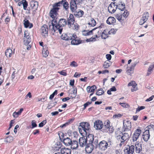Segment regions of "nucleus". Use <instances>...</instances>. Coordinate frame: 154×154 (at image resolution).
I'll return each mask as SVG.
<instances>
[{"label":"nucleus","mask_w":154,"mask_h":154,"mask_svg":"<svg viewBox=\"0 0 154 154\" xmlns=\"http://www.w3.org/2000/svg\"><path fill=\"white\" fill-rule=\"evenodd\" d=\"M58 19H53L52 21V25L50 26V28L52 26L53 30L54 32H59L60 34H61L62 30L63 27L65 26L67 23V22L65 19H60L58 23H57Z\"/></svg>","instance_id":"1"},{"label":"nucleus","mask_w":154,"mask_h":154,"mask_svg":"<svg viewBox=\"0 0 154 154\" xmlns=\"http://www.w3.org/2000/svg\"><path fill=\"white\" fill-rule=\"evenodd\" d=\"M60 2L55 3L53 5V8L51 9L50 11L49 15L53 19H58V12L60 9Z\"/></svg>","instance_id":"2"},{"label":"nucleus","mask_w":154,"mask_h":154,"mask_svg":"<svg viewBox=\"0 0 154 154\" xmlns=\"http://www.w3.org/2000/svg\"><path fill=\"white\" fill-rule=\"evenodd\" d=\"M94 140V135L92 134L88 135L86 137H82L79 139V143L80 146L82 147L84 146L87 142H91Z\"/></svg>","instance_id":"3"},{"label":"nucleus","mask_w":154,"mask_h":154,"mask_svg":"<svg viewBox=\"0 0 154 154\" xmlns=\"http://www.w3.org/2000/svg\"><path fill=\"white\" fill-rule=\"evenodd\" d=\"M90 125L88 122H82L80 123L79 127V130L81 134H87L88 131L90 129Z\"/></svg>","instance_id":"4"},{"label":"nucleus","mask_w":154,"mask_h":154,"mask_svg":"<svg viewBox=\"0 0 154 154\" xmlns=\"http://www.w3.org/2000/svg\"><path fill=\"white\" fill-rule=\"evenodd\" d=\"M92 141L91 142H88L85 146V150L89 154L94 149V145H97L98 141L97 138L95 137L94 138V140Z\"/></svg>","instance_id":"5"},{"label":"nucleus","mask_w":154,"mask_h":154,"mask_svg":"<svg viewBox=\"0 0 154 154\" xmlns=\"http://www.w3.org/2000/svg\"><path fill=\"white\" fill-rule=\"evenodd\" d=\"M30 5V8H29V11L32 10V14L33 16L35 14V12L37 10L38 6V3L37 2L32 0L29 3Z\"/></svg>","instance_id":"6"},{"label":"nucleus","mask_w":154,"mask_h":154,"mask_svg":"<svg viewBox=\"0 0 154 154\" xmlns=\"http://www.w3.org/2000/svg\"><path fill=\"white\" fill-rule=\"evenodd\" d=\"M23 39L24 43L26 45H29L31 42V38L27 31H25L24 32Z\"/></svg>","instance_id":"7"},{"label":"nucleus","mask_w":154,"mask_h":154,"mask_svg":"<svg viewBox=\"0 0 154 154\" xmlns=\"http://www.w3.org/2000/svg\"><path fill=\"white\" fill-rule=\"evenodd\" d=\"M137 63V62H135L131 64V65L130 67H127L126 72L128 75H131L133 73L134 68Z\"/></svg>","instance_id":"8"},{"label":"nucleus","mask_w":154,"mask_h":154,"mask_svg":"<svg viewBox=\"0 0 154 154\" xmlns=\"http://www.w3.org/2000/svg\"><path fill=\"white\" fill-rule=\"evenodd\" d=\"M116 3L115 2H112L109 5L108 7V11L109 12L111 13H114L116 10L117 9V6H116Z\"/></svg>","instance_id":"9"},{"label":"nucleus","mask_w":154,"mask_h":154,"mask_svg":"<svg viewBox=\"0 0 154 154\" xmlns=\"http://www.w3.org/2000/svg\"><path fill=\"white\" fill-rule=\"evenodd\" d=\"M141 130L139 129H137L135 131L132 137L133 141L134 142L137 141L141 133Z\"/></svg>","instance_id":"10"},{"label":"nucleus","mask_w":154,"mask_h":154,"mask_svg":"<svg viewBox=\"0 0 154 154\" xmlns=\"http://www.w3.org/2000/svg\"><path fill=\"white\" fill-rule=\"evenodd\" d=\"M109 144L105 140L101 141L99 144V147L100 149L102 150H105L108 147Z\"/></svg>","instance_id":"11"},{"label":"nucleus","mask_w":154,"mask_h":154,"mask_svg":"<svg viewBox=\"0 0 154 154\" xmlns=\"http://www.w3.org/2000/svg\"><path fill=\"white\" fill-rule=\"evenodd\" d=\"M80 2L78 3L75 0H72L70 2V8L72 12H75L77 9V5L79 4Z\"/></svg>","instance_id":"12"},{"label":"nucleus","mask_w":154,"mask_h":154,"mask_svg":"<svg viewBox=\"0 0 154 154\" xmlns=\"http://www.w3.org/2000/svg\"><path fill=\"white\" fill-rule=\"evenodd\" d=\"M71 37L72 38L70 40H72L71 42V44L73 45H78L81 43V42L79 40L76 39L77 36L76 35L72 34Z\"/></svg>","instance_id":"13"},{"label":"nucleus","mask_w":154,"mask_h":154,"mask_svg":"<svg viewBox=\"0 0 154 154\" xmlns=\"http://www.w3.org/2000/svg\"><path fill=\"white\" fill-rule=\"evenodd\" d=\"M94 127L96 129L100 130L103 127V122L99 120L96 121L94 122Z\"/></svg>","instance_id":"14"},{"label":"nucleus","mask_w":154,"mask_h":154,"mask_svg":"<svg viewBox=\"0 0 154 154\" xmlns=\"http://www.w3.org/2000/svg\"><path fill=\"white\" fill-rule=\"evenodd\" d=\"M75 21V19L73 15L70 14L67 18V25L68 27H71L74 23Z\"/></svg>","instance_id":"15"},{"label":"nucleus","mask_w":154,"mask_h":154,"mask_svg":"<svg viewBox=\"0 0 154 154\" xmlns=\"http://www.w3.org/2000/svg\"><path fill=\"white\" fill-rule=\"evenodd\" d=\"M131 128V122L129 121L123 122V128H124V131H129Z\"/></svg>","instance_id":"16"},{"label":"nucleus","mask_w":154,"mask_h":154,"mask_svg":"<svg viewBox=\"0 0 154 154\" xmlns=\"http://www.w3.org/2000/svg\"><path fill=\"white\" fill-rule=\"evenodd\" d=\"M134 150V146L133 145L129 146L124 149V152L126 154H133Z\"/></svg>","instance_id":"17"},{"label":"nucleus","mask_w":154,"mask_h":154,"mask_svg":"<svg viewBox=\"0 0 154 154\" xmlns=\"http://www.w3.org/2000/svg\"><path fill=\"white\" fill-rule=\"evenodd\" d=\"M128 86H132L131 88V91L132 92L135 91L138 89L137 85L134 81L129 82L128 84Z\"/></svg>","instance_id":"18"},{"label":"nucleus","mask_w":154,"mask_h":154,"mask_svg":"<svg viewBox=\"0 0 154 154\" xmlns=\"http://www.w3.org/2000/svg\"><path fill=\"white\" fill-rule=\"evenodd\" d=\"M143 138L144 141H147L150 137L149 130H146L143 134Z\"/></svg>","instance_id":"19"},{"label":"nucleus","mask_w":154,"mask_h":154,"mask_svg":"<svg viewBox=\"0 0 154 154\" xmlns=\"http://www.w3.org/2000/svg\"><path fill=\"white\" fill-rule=\"evenodd\" d=\"M41 33L42 35L45 36L48 33V29L46 25H43L41 28Z\"/></svg>","instance_id":"20"},{"label":"nucleus","mask_w":154,"mask_h":154,"mask_svg":"<svg viewBox=\"0 0 154 154\" xmlns=\"http://www.w3.org/2000/svg\"><path fill=\"white\" fill-rule=\"evenodd\" d=\"M72 34L69 33L67 35L66 34L63 33L61 36V38L65 40H70L72 38L71 37Z\"/></svg>","instance_id":"21"},{"label":"nucleus","mask_w":154,"mask_h":154,"mask_svg":"<svg viewBox=\"0 0 154 154\" xmlns=\"http://www.w3.org/2000/svg\"><path fill=\"white\" fill-rule=\"evenodd\" d=\"M23 25L26 28L29 27V28H31L33 26L32 24L31 23L30 24L29 20L26 18L25 19L23 20Z\"/></svg>","instance_id":"22"},{"label":"nucleus","mask_w":154,"mask_h":154,"mask_svg":"<svg viewBox=\"0 0 154 154\" xmlns=\"http://www.w3.org/2000/svg\"><path fill=\"white\" fill-rule=\"evenodd\" d=\"M97 28H94L90 31L84 30L82 31V35L84 36H88L93 34V32Z\"/></svg>","instance_id":"23"},{"label":"nucleus","mask_w":154,"mask_h":154,"mask_svg":"<svg viewBox=\"0 0 154 154\" xmlns=\"http://www.w3.org/2000/svg\"><path fill=\"white\" fill-rule=\"evenodd\" d=\"M71 142L72 140L69 137H66L63 139V143L66 146H70Z\"/></svg>","instance_id":"24"},{"label":"nucleus","mask_w":154,"mask_h":154,"mask_svg":"<svg viewBox=\"0 0 154 154\" xmlns=\"http://www.w3.org/2000/svg\"><path fill=\"white\" fill-rule=\"evenodd\" d=\"M5 55L8 58H10L13 55L12 50L10 49H7L5 51Z\"/></svg>","instance_id":"25"},{"label":"nucleus","mask_w":154,"mask_h":154,"mask_svg":"<svg viewBox=\"0 0 154 154\" xmlns=\"http://www.w3.org/2000/svg\"><path fill=\"white\" fill-rule=\"evenodd\" d=\"M60 152L63 154H71V150L69 148H63L60 149Z\"/></svg>","instance_id":"26"},{"label":"nucleus","mask_w":154,"mask_h":154,"mask_svg":"<svg viewBox=\"0 0 154 154\" xmlns=\"http://www.w3.org/2000/svg\"><path fill=\"white\" fill-rule=\"evenodd\" d=\"M116 19L113 17H109L107 19V23L109 25L113 24L116 22Z\"/></svg>","instance_id":"27"},{"label":"nucleus","mask_w":154,"mask_h":154,"mask_svg":"<svg viewBox=\"0 0 154 154\" xmlns=\"http://www.w3.org/2000/svg\"><path fill=\"white\" fill-rule=\"evenodd\" d=\"M66 0H62L59 2L61 4L60 5V7L63 5V8L66 10H67L69 7L68 4L67 2H65Z\"/></svg>","instance_id":"28"},{"label":"nucleus","mask_w":154,"mask_h":154,"mask_svg":"<svg viewBox=\"0 0 154 154\" xmlns=\"http://www.w3.org/2000/svg\"><path fill=\"white\" fill-rule=\"evenodd\" d=\"M109 34L108 30L105 29L101 35V38L102 39H105L108 37Z\"/></svg>","instance_id":"29"},{"label":"nucleus","mask_w":154,"mask_h":154,"mask_svg":"<svg viewBox=\"0 0 154 154\" xmlns=\"http://www.w3.org/2000/svg\"><path fill=\"white\" fill-rule=\"evenodd\" d=\"M84 14L83 11L81 10H78L74 12V15L76 17H82Z\"/></svg>","instance_id":"30"},{"label":"nucleus","mask_w":154,"mask_h":154,"mask_svg":"<svg viewBox=\"0 0 154 154\" xmlns=\"http://www.w3.org/2000/svg\"><path fill=\"white\" fill-rule=\"evenodd\" d=\"M122 135L121 137V140H123V141H125L126 140L128 139L130 137L131 135H129L128 133H125L123 134H122Z\"/></svg>","instance_id":"31"},{"label":"nucleus","mask_w":154,"mask_h":154,"mask_svg":"<svg viewBox=\"0 0 154 154\" xmlns=\"http://www.w3.org/2000/svg\"><path fill=\"white\" fill-rule=\"evenodd\" d=\"M70 146H71V147L72 149H76L78 146V142L75 140L72 141Z\"/></svg>","instance_id":"32"},{"label":"nucleus","mask_w":154,"mask_h":154,"mask_svg":"<svg viewBox=\"0 0 154 154\" xmlns=\"http://www.w3.org/2000/svg\"><path fill=\"white\" fill-rule=\"evenodd\" d=\"M117 6V8H118L119 10L121 11H123L125 8V4L124 3L120 2L118 4H116Z\"/></svg>","instance_id":"33"},{"label":"nucleus","mask_w":154,"mask_h":154,"mask_svg":"<svg viewBox=\"0 0 154 154\" xmlns=\"http://www.w3.org/2000/svg\"><path fill=\"white\" fill-rule=\"evenodd\" d=\"M42 54L43 56L44 57H46L48 56L49 52L47 49L46 46L45 48H43V49L42 50Z\"/></svg>","instance_id":"34"},{"label":"nucleus","mask_w":154,"mask_h":154,"mask_svg":"<svg viewBox=\"0 0 154 154\" xmlns=\"http://www.w3.org/2000/svg\"><path fill=\"white\" fill-rule=\"evenodd\" d=\"M135 151L137 153H139L141 149V144L139 143L136 144L135 145Z\"/></svg>","instance_id":"35"},{"label":"nucleus","mask_w":154,"mask_h":154,"mask_svg":"<svg viewBox=\"0 0 154 154\" xmlns=\"http://www.w3.org/2000/svg\"><path fill=\"white\" fill-rule=\"evenodd\" d=\"M23 108H21L20 109L19 111L17 112H14L13 114V116L14 118H17L18 116L20 115L22 112L23 111Z\"/></svg>","instance_id":"36"},{"label":"nucleus","mask_w":154,"mask_h":154,"mask_svg":"<svg viewBox=\"0 0 154 154\" xmlns=\"http://www.w3.org/2000/svg\"><path fill=\"white\" fill-rule=\"evenodd\" d=\"M149 17V14L148 12L144 13L143 15L142 18L145 21L148 20Z\"/></svg>","instance_id":"37"},{"label":"nucleus","mask_w":154,"mask_h":154,"mask_svg":"<svg viewBox=\"0 0 154 154\" xmlns=\"http://www.w3.org/2000/svg\"><path fill=\"white\" fill-rule=\"evenodd\" d=\"M88 25L91 26H94L96 24V22L95 20L93 18H91L90 21L88 23Z\"/></svg>","instance_id":"38"},{"label":"nucleus","mask_w":154,"mask_h":154,"mask_svg":"<svg viewBox=\"0 0 154 154\" xmlns=\"http://www.w3.org/2000/svg\"><path fill=\"white\" fill-rule=\"evenodd\" d=\"M154 67V64L150 65L148 69V72L146 74V76H149L150 75L152 71V69Z\"/></svg>","instance_id":"39"},{"label":"nucleus","mask_w":154,"mask_h":154,"mask_svg":"<svg viewBox=\"0 0 154 154\" xmlns=\"http://www.w3.org/2000/svg\"><path fill=\"white\" fill-rule=\"evenodd\" d=\"M95 37H91L87 39L86 40V42H93L95 41H96V38H98V37L97 35H95Z\"/></svg>","instance_id":"40"},{"label":"nucleus","mask_w":154,"mask_h":154,"mask_svg":"<svg viewBox=\"0 0 154 154\" xmlns=\"http://www.w3.org/2000/svg\"><path fill=\"white\" fill-rule=\"evenodd\" d=\"M110 65V62L109 61H106L104 63L103 65V67L104 68L106 69L108 68Z\"/></svg>","instance_id":"41"},{"label":"nucleus","mask_w":154,"mask_h":154,"mask_svg":"<svg viewBox=\"0 0 154 154\" xmlns=\"http://www.w3.org/2000/svg\"><path fill=\"white\" fill-rule=\"evenodd\" d=\"M69 66L72 67H76L78 66V64L76 62L73 61L70 62Z\"/></svg>","instance_id":"42"},{"label":"nucleus","mask_w":154,"mask_h":154,"mask_svg":"<svg viewBox=\"0 0 154 154\" xmlns=\"http://www.w3.org/2000/svg\"><path fill=\"white\" fill-rule=\"evenodd\" d=\"M104 93V91L102 88H100L96 92V94L97 95L100 96L102 95Z\"/></svg>","instance_id":"43"},{"label":"nucleus","mask_w":154,"mask_h":154,"mask_svg":"<svg viewBox=\"0 0 154 154\" xmlns=\"http://www.w3.org/2000/svg\"><path fill=\"white\" fill-rule=\"evenodd\" d=\"M107 131H108L109 133H112L114 131V129L113 127L112 126H110L108 128H107Z\"/></svg>","instance_id":"44"},{"label":"nucleus","mask_w":154,"mask_h":154,"mask_svg":"<svg viewBox=\"0 0 154 154\" xmlns=\"http://www.w3.org/2000/svg\"><path fill=\"white\" fill-rule=\"evenodd\" d=\"M104 126L105 128L107 129L110 126V121L108 120H106L104 123Z\"/></svg>","instance_id":"45"},{"label":"nucleus","mask_w":154,"mask_h":154,"mask_svg":"<svg viewBox=\"0 0 154 154\" xmlns=\"http://www.w3.org/2000/svg\"><path fill=\"white\" fill-rule=\"evenodd\" d=\"M73 25V26L72 27V28L73 29L77 31L79 28V25L76 23H74Z\"/></svg>","instance_id":"46"},{"label":"nucleus","mask_w":154,"mask_h":154,"mask_svg":"<svg viewBox=\"0 0 154 154\" xmlns=\"http://www.w3.org/2000/svg\"><path fill=\"white\" fill-rule=\"evenodd\" d=\"M115 17L119 21L121 20L122 17V14H116Z\"/></svg>","instance_id":"47"},{"label":"nucleus","mask_w":154,"mask_h":154,"mask_svg":"<svg viewBox=\"0 0 154 154\" xmlns=\"http://www.w3.org/2000/svg\"><path fill=\"white\" fill-rule=\"evenodd\" d=\"M116 30L114 29H112L109 31L108 30L109 34V35L111 34H114L116 32Z\"/></svg>","instance_id":"48"},{"label":"nucleus","mask_w":154,"mask_h":154,"mask_svg":"<svg viewBox=\"0 0 154 154\" xmlns=\"http://www.w3.org/2000/svg\"><path fill=\"white\" fill-rule=\"evenodd\" d=\"M32 126L31 128H34L36 127L37 126V125L36 124V121L34 120H33L31 122Z\"/></svg>","instance_id":"49"},{"label":"nucleus","mask_w":154,"mask_h":154,"mask_svg":"<svg viewBox=\"0 0 154 154\" xmlns=\"http://www.w3.org/2000/svg\"><path fill=\"white\" fill-rule=\"evenodd\" d=\"M13 140V137L11 136H8L6 140V142H10L11 141Z\"/></svg>","instance_id":"50"},{"label":"nucleus","mask_w":154,"mask_h":154,"mask_svg":"<svg viewBox=\"0 0 154 154\" xmlns=\"http://www.w3.org/2000/svg\"><path fill=\"white\" fill-rule=\"evenodd\" d=\"M22 5L23 6V9L24 10H26L28 5L27 2L26 1L24 0Z\"/></svg>","instance_id":"51"},{"label":"nucleus","mask_w":154,"mask_h":154,"mask_svg":"<svg viewBox=\"0 0 154 154\" xmlns=\"http://www.w3.org/2000/svg\"><path fill=\"white\" fill-rule=\"evenodd\" d=\"M47 121L46 120L42 121L38 125V126L40 127H42L46 123Z\"/></svg>","instance_id":"52"},{"label":"nucleus","mask_w":154,"mask_h":154,"mask_svg":"<svg viewBox=\"0 0 154 154\" xmlns=\"http://www.w3.org/2000/svg\"><path fill=\"white\" fill-rule=\"evenodd\" d=\"M57 94V91L56 90L54 91L52 93V94L49 97V99L51 100L54 97V96L55 95H56Z\"/></svg>","instance_id":"53"},{"label":"nucleus","mask_w":154,"mask_h":154,"mask_svg":"<svg viewBox=\"0 0 154 154\" xmlns=\"http://www.w3.org/2000/svg\"><path fill=\"white\" fill-rule=\"evenodd\" d=\"M145 108L144 106H138L137 108L136 109V112H139L140 110L144 109Z\"/></svg>","instance_id":"54"},{"label":"nucleus","mask_w":154,"mask_h":154,"mask_svg":"<svg viewBox=\"0 0 154 154\" xmlns=\"http://www.w3.org/2000/svg\"><path fill=\"white\" fill-rule=\"evenodd\" d=\"M119 104L121 105L123 108H127L128 106V105L126 103H120Z\"/></svg>","instance_id":"55"},{"label":"nucleus","mask_w":154,"mask_h":154,"mask_svg":"<svg viewBox=\"0 0 154 154\" xmlns=\"http://www.w3.org/2000/svg\"><path fill=\"white\" fill-rule=\"evenodd\" d=\"M55 105V104L54 103H50L48 104V105L47 106V108L50 109L52 108Z\"/></svg>","instance_id":"56"},{"label":"nucleus","mask_w":154,"mask_h":154,"mask_svg":"<svg viewBox=\"0 0 154 154\" xmlns=\"http://www.w3.org/2000/svg\"><path fill=\"white\" fill-rule=\"evenodd\" d=\"M129 15V13L127 10H125L123 14V16L125 17H127Z\"/></svg>","instance_id":"57"},{"label":"nucleus","mask_w":154,"mask_h":154,"mask_svg":"<svg viewBox=\"0 0 154 154\" xmlns=\"http://www.w3.org/2000/svg\"><path fill=\"white\" fill-rule=\"evenodd\" d=\"M60 73L61 75L65 76L67 75V74L65 70L62 71L60 72H58Z\"/></svg>","instance_id":"58"},{"label":"nucleus","mask_w":154,"mask_h":154,"mask_svg":"<svg viewBox=\"0 0 154 154\" xmlns=\"http://www.w3.org/2000/svg\"><path fill=\"white\" fill-rule=\"evenodd\" d=\"M91 103H92V102L91 101H90V102L88 101V102H87L86 103H85L84 105V108L83 109H85V108L88 105H89L90 104H91Z\"/></svg>","instance_id":"59"},{"label":"nucleus","mask_w":154,"mask_h":154,"mask_svg":"<svg viewBox=\"0 0 154 154\" xmlns=\"http://www.w3.org/2000/svg\"><path fill=\"white\" fill-rule=\"evenodd\" d=\"M90 88H91V91H92V92H94L95 90L96 89L97 87L95 85H93L91 87H90Z\"/></svg>","instance_id":"60"},{"label":"nucleus","mask_w":154,"mask_h":154,"mask_svg":"<svg viewBox=\"0 0 154 154\" xmlns=\"http://www.w3.org/2000/svg\"><path fill=\"white\" fill-rule=\"evenodd\" d=\"M106 59L108 60L107 61H109L112 58V57L111 55L110 54H107L106 55Z\"/></svg>","instance_id":"61"},{"label":"nucleus","mask_w":154,"mask_h":154,"mask_svg":"<svg viewBox=\"0 0 154 154\" xmlns=\"http://www.w3.org/2000/svg\"><path fill=\"white\" fill-rule=\"evenodd\" d=\"M154 97V95H152L149 98L146 100V102H149L152 100Z\"/></svg>","instance_id":"62"},{"label":"nucleus","mask_w":154,"mask_h":154,"mask_svg":"<svg viewBox=\"0 0 154 154\" xmlns=\"http://www.w3.org/2000/svg\"><path fill=\"white\" fill-rule=\"evenodd\" d=\"M81 75V74L79 73H78L77 72H75V74L74 75V77L77 78L79 77Z\"/></svg>","instance_id":"63"},{"label":"nucleus","mask_w":154,"mask_h":154,"mask_svg":"<svg viewBox=\"0 0 154 154\" xmlns=\"http://www.w3.org/2000/svg\"><path fill=\"white\" fill-rule=\"evenodd\" d=\"M146 21H145L143 19H140V22L139 24L140 25H142L143 24L145 23Z\"/></svg>","instance_id":"64"}]
</instances>
